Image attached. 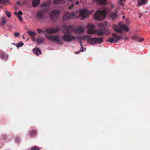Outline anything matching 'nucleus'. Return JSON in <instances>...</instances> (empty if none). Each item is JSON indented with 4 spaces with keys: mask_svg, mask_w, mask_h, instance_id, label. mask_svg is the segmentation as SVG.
<instances>
[{
    "mask_svg": "<svg viewBox=\"0 0 150 150\" xmlns=\"http://www.w3.org/2000/svg\"><path fill=\"white\" fill-rule=\"evenodd\" d=\"M64 28L62 30V32L64 35L62 37L61 39L65 42H70L74 40L76 38L75 36L71 35V32L73 31V28L71 25L66 26H64Z\"/></svg>",
    "mask_w": 150,
    "mask_h": 150,
    "instance_id": "1",
    "label": "nucleus"
},
{
    "mask_svg": "<svg viewBox=\"0 0 150 150\" xmlns=\"http://www.w3.org/2000/svg\"><path fill=\"white\" fill-rule=\"evenodd\" d=\"M98 25L100 28H102L101 30H94V26L92 24H89L87 25V33L90 34H93L95 33L96 35H103V24L102 23H99L98 24Z\"/></svg>",
    "mask_w": 150,
    "mask_h": 150,
    "instance_id": "2",
    "label": "nucleus"
},
{
    "mask_svg": "<svg viewBox=\"0 0 150 150\" xmlns=\"http://www.w3.org/2000/svg\"><path fill=\"white\" fill-rule=\"evenodd\" d=\"M88 42L91 44H100L103 42L102 38H91L90 36L88 35L86 36Z\"/></svg>",
    "mask_w": 150,
    "mask_h": 150,
    "instance_id": "3",
    "label": "nucleus"
},
{
    "mask_svg": "<svg viewBox=\"0 0 150 150\" xmlns=\"http://www.w3.org/2000/svg\"><path fill=\"white\" fill-rule=\"evenodd\" d=\"M61 11L57 9L52 10L49 14L50 20L53 21H55L57 19Z\"/></svg>",
    "mask_w": 150,
    "mask_h": 150,
    "instance_id": "4",
    "label": "nucleus"
},
{
    "mask_svg": "<svg viewBox=\"0 0 150 150\" xmlns=\"http://www.w3.org/2000/svg\"><path fill=\"white\" fill-rule=\"evenodd\" d=\"M49 40L57 42L59 44H62L63 42L60 40L59 36L58 35L52 36L48 35H45Z\"/></svg>",
    "mask_w": 150,
    "mask_h": 150,
    "instance_id": "5",
    "label": "nucleus"
},
{
    "mask_svg": "<svg viewBox=\"0 0 150 150\" xmlns=\"http://www.w3.org/2000/svg\"><path fill=\"white\" fill-rule=\"evenodd\" d=\"M122 36H118L117 35L112 33L111 37H110L107 41L111 43L117 42L122 38Z\"/></svg>",
    "mask_w": 150,
    "mask_h": 150,
    "instance_id": "6",
    "label": "nucleus"
},
{
    "mask_svg": "<svg viewBox=\"0 0 150 150\" xmlns=\"http://www.w3.org/2000/svg\"><path fill=\"white\" fill-rule=\"evenodd\" d=\"M77 17V16L74 13L71 14L68 13H66L63 16L62 20L64 21H68L69 19H74Z\"/></svg>",
    "mask_w": 150,
    "mask_h": 150,
    "instance_id": "7",
    "label": "nucleus"
},
{
    "mask_svg": "<svg viewBox=\"0 0 150 150\" xmlns=\"http://www.w3.org/2000/svg\"><path fill=\"white\" fill-rule=\"evenodd\" d=\"M94 18L98 21H101L103 19V10H97L94 15Z\"/></svg>",
    "mask_w": 150,
    "mask_h": 150,
    "instance_id": "8",
    "label": "nucleus"
},
{
    "mask_svg": "<svg viewBox=\"0 0 150 150\" xmlns=\"http://www.w3.org/2000/svg\"><path fill=\"white\" fill-rule=\"evenodd\" d=\"M88 16V11L86 9H82L80 11L79 18L81 20H83L87 17Z\"/></svg>",
    "mask_w": 150,
    "mask_h": 150,
    "instance_id": "9",
    "label": "nucleus"
},
{
    "mask_svg": "<svg viewBox=\"0 0 150 150\" xmlns=\"http://www.w3.org/2000/svg\"><path fill=\"white\" fill-rule=\"evenodd\" d=\"M60 29V28L59 27L54 28H49L46 29L45 32L48 33L54 34L59 32Z\"/></svg>",
    "mask_w": 150,
    "mask_h": 150,
    "instance_id": "10",
    "label": "nucleus"
},
{
    "mask_svg": "<svg viewBox=\"0 0 150 150\" xmlns=\"http://www.w3.org/2000/svg\"><path fill=\"white\" fill-rule=\"evenodd\" d=\"M132 38L133 40L139 42H142L144 40V38L140 37L137 35L132 36Z\"/></svg>",
    "mask_w": 150,
    "mask_h": 150,
    "instance_id": "11",
    "label": "nucleus"
},
{
    "mask_svg": "<svg viewBox=\"0 0 150 150\" xmlns=\"http://www.w3.org/2000/svg\"><path fill=\"white\" fill-rule=\"evenodd\" d=\"M36 16L37 18L40 19H43L45 18L43 12L41 11L37 12Z\"/></svg>",
    "mask_w": 150,
    "mask_h": 150,
    "instance_id": "12",
    "label": "nucleus"
},
{
    "mask_svg": "<svg viewBox=\"0 0 150 150\" xmlns=\"http://www.w3.org/2000/svg\"><path fill=\"white\" fill-rule=\"evenodd\" d=\"M118 15L117 12H112L111 13L110 17L112 20H114L117 18Z\"/></svg>",
    "mask_w": 150,
    "mask_h": 150,
    "instance_id": "13",
    "label": "nucleus"
},
{
    "mask_svg": "<svg viewBox=\"0 0 150 150\" xmlns=\"http://www.w3.org/2000/svg\"><path fill=\"white\" fill-rule=\"evenodd\" d=\"M29 133L30 136L32 137L36 135L37 131L35 129H32L30 131Z\"/></svg>",
    "mask_w": 150,
    "mask_h": 150,
    "instance_id": "14",
    "label": "nucleus"
},
{
    "mask_svg": "<svg viewBox=\"0 0 150 150\" xmlns=\"http://www.w3.org/2000/svg\"><path fill=\"white\" fill-rule=\"evenodd\" d=\"M113 29L115 31L118 33H121L122 32L121 28L118 26L114 25L113 27Z\"/></svg>",
    "mask_w": 150,
    "mask_h": 150,
    "instance_id": "15",
    "label": "nucleus"
},
{
    "mask_svg": "<svg viewBox=\"0 0 150 150\" xmlns=\"http://www.w3.org/2000/svg\"><path fill=\"white\" fill-rule=\"evenodd\" d=\"M66 0H54V4H63L65 3Z\"/></svg>",
    "mask_w": 150,
    "mask_h": 150,
    "instance_id": "16",
    "label": "nucleus"
},
{
    "mask_svg": "<svg viewBox=\"0 0 150 150\" xmlns=\"http://www.w3.org/2000/svg\"><path fill=\"white\" fill-rule=\"evenodd\" d=\"M1 58L4 60H6L8 57V55L4 52L1 53L0 54Z\"/></svg>",
    "mask_w": 150,
    "mask_h": 150,
    "instance_id": "17",
    "label": "nucleus"
},
{
    "mask_svg": "<svg viewBox=\"0 0 150 150\" xmlns=\"http://www.w3.org/2000/svg\"><path fill=\"white\" fill-rule=\"evenodd\" d=\"M33 52L37 55H39L41 53V50L38 48L34 49L33 50Z\"/></svg>",
    "mask_w": 150,
    "mask_h": 150,
    "instance_id": "18",
    "label": "nucleus"
},
{
    "mask_svg": "<svg viewBox=\"0 0 150 150\" xmlns=\"http://www.w3.org/2000/svg\"><path fill=\"white\" fill-rule=\"evenodd\" d=\"M40 0H33L32 5L33 6L37 7L39 4Z\"/></svg>",
    "mask_w": 150,
    "mask_h": 150,
    "instance_id": "19",
    "label": "nucleus"
},
{
    "mask_svg": "<svg viewBox=\"0 0 150 150\" xmlns=\"http://www.w3.org/2000/svg\"><path fill=\"white\" fill-rule=\"evenodd\" d=\"M84 31V28L82 26L78 28L76 30V32L77 33H82Z\"/></svg>",
    "mask_w": 150,
    "mask_h": 150,
    "instance_id": "20",
    "label": "nucleus"
},
{
    "mask_svg": "<svg viewBox=\"0 0 150 150\" xmlns=\"http://www.w3.org/2000/svg\"><path fill=\"white\" fill-rule=\"evenodd\" d=\"M138 5L140 6L141 4H145L147 2V0H138Z\"/></svg>",
    "mask_w": 150,
    "mask_h": 150,
    "instance_id": "21",
    "label": "nucleus"
},
{
    "mask_svg": "<svg viewBox=\"0 0 150 150\" xmlns=\"http://www.w3.org/2000/svg\"><path fill=\"white\" fill-rule=\"evenodd\" d=\"M6 20L5 18L4 17H2L1 22V25L2 26L4 25L6 23Z\"/></svg>",
    "mask_w": 150,
    "mask_h": 150,
    "instance_id": "22",
    "label": "nucleus"
},
{
    "mask_svg": "<svg viewBox=\"0 0 150 150\" xmlns=\"http://www.w3.org/2000/svg\"><path fill=\"white\" fill-rule=\"evenodd\" d=\"M120 27L121 28L126 32L128 31L129 30V29L128 27L125 25H122L120 26Z\"/></svg>",
    "mask_w": 150,
    "mask_h": 150,
    "instance_id": "23",
    "label": "nucleus"
},
{
    "mask_svg": "<svg viewBox=\"0 0 150 150\" xmlns=\"http://www.w3.org/2000/svg\"><path fill=\"white\" fill-rule=\"evenodd\" d=\"M50 5V3L49 2H47L43 3L40 5L41 7H47L49 6Z\"/></svg>",
    "mask_w": 150,
    "mask_h": 150,
    "instance_id": "24",
    "label": "nucleus"
},
{
    "mask_svg": "<svg viewBox=\"0 0 150 150\" xmlns=\"http://www.w3.org/2000/svg\"><path fill=\"white\" fill-rule=\"evenodd\" d=\"M93 1L99 4H103V0H93Z\"/></svg>",
    "mask_w": 150,
    "mask_h": 150,
    "instance_id": "25",
    "label": "nucleus"
},
{
    "mask_svg": "<svg viewBox=\"0 0 150 150\" xmlns=\"http://www.w3.org/2000/svg\"><path fill=\"white\" fill-rule=\"evenodd\" d=\"M104 27H110V23H108L106 21H104Z\"/></svg>",
    "mask_w": 150,
    "mask_h": 150,
    "instance_id": "26",
    "label": "nucleus"
},
{
    "mask_svg": "<svg viewBox=\"0 0 150 150\" xmlns=\"http://www.w3.org/2000/svg\"><path fill=\"white\" fill-rule=\"evenodd\" d=\"M37 42L39 44L42 43L44 41L42 38H38L36 39Z\"/></svg>",
    "mask_w": 150,
    "mask_h": 150,
    "instance_id": "27",
    "label": "nucleus"
},
{
    "mask_svg": "<svg viewBox=\"0 0 150 150\" xmlns=\"http://www.w3.org/2000/svg\"><path fill=\"white\" fill-rule=\"evenodd\" d=\"M28 33L29 36L32 37L34 36V35L36 34L35 32H33L30 31H28Z\"/></svg>",
    "mask_w": 150,
    "mask_h": 150,
    "instance_id": "28",
    "label": "nucleus"
},
{
    "mask_svg": "<svg viewBox=\"0 0 150 150\" xmlns=\"http://www.w3.org/2000/svg\"><path fill=\"white\" fill-rule=\"evenodd\" d=\"M110 33L108 29L105 30L104 29V35H108Z\"/></svg>",
    "mask_w": 150,
    "mask_h": 150,
    "instance_id": "29",
    "label": "nucleus"
},
{
    "mask_svg": "<svg viewBox=\"0 0 150 150\" xmlns=\"http://www.w3.org/2000/svg\"><path fill=\"white\" fill-rule=\"evenodd\" d=\"M80 43L81 46V49L80 50V52H84V51H85L86 50V48H84L83 47L82 42H81V41H80Z\"/></svg>",
    "mask_w": 150,
    "mask_h": 150,
    "instance_id": "30",
    "label": "nucleus"
},
{
    "mask_svg": "<svg viewBox=\"0 0 150 150\" xmlns=\"http://www.w3.org/2000/svg\"><path fill=\"white\" fill-rule=\"evenodd\" d=\"M23 45V43L22 42H21L19 44H17L16 46L18 47H20Z\"/></svg>",
    "mask_w": 150,
    "mask_h": 150,
    "instance_id": "31",
    "label": "nucleus"
},
{
    "mask_svg": "<svg viewBox=\"0 0 150 150\" xmlns=\"http://www.w3.org/2000/svg\"><path fill=\"white\" fill-rule=\"evenodd\" d=\"M107 11L105 9V8L104 7V20L105 19L107 16Z\"/></svg>",
    "mask_w": 150,
    "mask_h": 150,
    "instance_id": "32",
    "label": "nucleus"
},
{
    "mask_svg": "<svg viewBox=\"0 0 150 150\" xmlns=\"http://www.w3.org/2000/svg\"><path fill=\"white\" fill-rule=\"evenodd\" d=\"M5 13L6 14L7 16L8 17H10L11 16V13L10 12L7 11H5Z\"/></svg>",
    "mask_w": 150,
    "mask_h": 150,
    "instance_id": "33",
    "label": "nucleus"
},
{
    "mask_svg": "<svg viewBox=\"0 0 150 150\" xmlns=\"http://www.w3.org/2000/svg\"><path fill=\"white\" fill-rule=\"evenodd\" d=\"M15 14L16 15H18V16L21 15L22 16L23 14V13L22 11H19L18 12V13H17L16 12L15 13Z\"/></svg>",
    "mask_w": 150,
    "mask_h": 150,
    "instance_id": "34",
    "label": "nucleus"
},
{
    "mask_svg": "<svg viewBox=\"0 0 150 150\" xmlns=\"http://www.w3.org/2000/svg\"><path fill=\"white\" fill-rule=\"evenodd\" d=\"M125 0H120V1L118 2V3L121 6H124V4L122 3V1H125Z\"/></svg>",
    "mask_w": 150,
    "mask_h": 150,
    "instance_id": "35",
    "label": "nucleus"
},
{
    "mask_svg": "<svg viewBox=\"0 0 150 150\" xmlns=\"http://www.w3.org/2000/svg\"><path fill=\"white\" fill-rule=\"evenodd\" d=\"M125 23L127 25H129L130 24L129 20L128 18H127L125 20Z\"/></svg>",
    "mask_w": 150,
    "mask_h": 150,
    "instance_id": "36",
    "label": "nucleus"
},
{
    "mask_svg": "<svg viewBox=\"0 0 150 150\" xmlns=\"http://www.w3.org/2000/svg\"><path fill=\"white\" fill-rule=\"evenodd\" d=\"M49 10V8H46L45 9H43L41 11H42L44 12H47Z\"/></svg>",
    "mask_w": 150,
    "mask_h": 150,
    "instance_id": "37",
    "label": "nucleus"
},
{
    "mask_svg": "<svg viewBox=\"0 0 150 150\" xmlns=\"http://www.w3.org/2000/svg\"><path fill=\"white\" fill-rule=\"evenodd\" d=\"M37 31H38V32L39 33H44L45 32V31H44L42 30L41 29H39V28H38L37 29Z\"/></svg>",
    "mask_w": 150,
    "mask_h": 150,
    "instance_id": "38",
    "label": "nucleus"
},
{
    "mask_svg": "<svg viewBox=\"0 0 150 150\" xmlns=\"http://www.w3.org/2000/svg\"><path fill=\"white\" fill-rule=\"evenodd\" d=\"M110 4V3L107 1L106 0H104V5Z\"/></svg>",
    "mask_w": 150,
    "mask_h": 150,
    "instance_id": "39",
    "label": "nucleus"
},
{
    "mask_svg": "<svg viewBox=\"0 0 150 150\" xmlns=\"http://www.w3.org/2000/svg\"><path fill=\"white\" fill-rule=\"evenodd\" d=\"M14 35L15 36L18 37L19 36V33H14Z\"/></svg>",
    "mask_w": 150,
    "mask_h": 150,
    "instance_id": "40",
    "label": "nucleus"
},
{
    "mask_svg": "<svg viewBox=\"0 0 150 150\" xmlns=\"http://www.w3.org/2000/svg\"><path fill=\"white\" fill-rule=\"evenodd\" d=\"M31 150H40L38 147H33L32 149Z\"/></svg>",
    "mask_w": 150,
    "mask_h": 150,
    "instance_id": "41",
    "label": "nucleus"
},
{
    "mask_svg": "<svg viewBox=\"0 0 150 150\" xmlns=\"http://www.w3.org/2000/svg\"><path fill=\"white\" fill-rule=\"evenodd\" d=\"M18 17L19 20L21 22L23 21V19L21 17V16H18Z\"/></svg>",
    "mask_w": 150,
    "mask_h": 150,
    "instance_id": "42",
    "label": "nucleus"
},
{
    "mask_svg": "<svg viewBox=\"0 0 150 150\" xmlns=\"http://www.w3.org/2000/svg\"><path fill=\"white\" fill-rule=\"evenodd\" d=\"M8 1V0H6L5 1H4L2 0H0V3H3L4 2H6Z\"/></svg>",
    "mask_w": 150,
    "mask_h": 150,
    "instance_id": "43",
    "label": "nucleus"
},
{
    "mask_svg": "<svg viewBox=\"0 0 150 150\" xmlns=\"http://www.w3.org/2000/svg\"><path fill=\"white\" fill-rule=\"evenodd\" d=\"M32 40L33 42L35 41V37L34 36H32Z\"/></svg>",
    "mask_w": 150,
    "mask_h": 150,
    "instance_id": "44",
    "label": "nucleus"
},
{
    "mask_svg": "<svg viewBox=\"0 0 150 150\" xmlns=\"http://www.w3.org/2000/svg\"><path fill=\"white\" fill-rule=\"evenodd\" d=\"M129 38L127 37H125L124 38V39L125 40H127Z\"/></svg>",
    "mask_w": 150,
    "mask_h": 150,
    "instance_id": "45",
    "label": "nucleus"
},
{
    "mask_svg": "<svg viewBox=\"0 0 150 150\" xmlns=\"http://www.w3.org/2000/svg\"><path fill=\"white\" fill-rule=\"evenodd\" d=\"M2 137H3V139H4L6 137L4 135H2Z\"/></svg>",
    "mask_w": 150,
    "mask_h": 150,
    "instance_id": "46",
    "label": "nucleus"
},
{
    "mask_svg": "<svg viewBox=\"0 0 150 150\" xmlns=\"http://www.w3.org/2000/svg\"><path fill=\"white\" fill-rule=\"evenodd\" d=\"M80 51H77V52H75V53L76 54H79L80 53Z\"/></svg>",
    "mask_w": 150,
    "mask_h": 150,
    "instance_id": "47",
    "label": "nucleus"
},
{
    "mask_svg": "<svg viewBox=\"0 0 150 150\" xmlns=\"http://www.w3.org/2000/svg\"><path fill=\"white\" fill-rule=\"evenodd\" d=\"M79 2L78 1L76 2L75 4H76V5H77L79 4Z\"/></svg>",
    "mask_w": 150,
    "mask_h": 150,
    "instance_id": "48",
    "label": "nucleus"
},
{
    "mask_svg": "<svg viewBox=\"0 0 150 150\" xmlns=\"http://www.w3.org/2000/svg\"><path fill=\"white\" fill-rule=\"evenodd\" d=\"M74 6V4H72L71 5V7H73Z\"/></svg>",
    "mask_w": 150,
    "mask_h": 150,
    "instance_id": "49",
    "label": "nucleus"
},
{
    "mask_svg": "<svg viewBox=\"0 0 150 150\" xmlns=\"http://www.w3.org/2000/svg\"><path fill=\"white\" fill-rule=\"evenodd\" d=\"M71 8L72 7L70 6H69V9H71Z\"/></svg>",
    "mask_w": 150,
    "mask_h": 150,
    "instance_id": "50",
    "label": "nucleus"
},
{
    "mask_svg": "<svg viewBox=\"0 0 150 150\" xmlns=\"http://www.w3.org/2000/svg\"><path fill=\"white\" fill-rule=\"evenodd\" d=\"M16 3L18 4H20V3L19 2V1H17V2H16Z\"/></svg>",
    "mask_w": 150,
    "mask_h": 150,
    "instance_id": "51",
    "label": "nucleus"
},
{
    "mask_svg": "<svg viewBox=\"0 0 150 150\" xmlns=\"http://www.w3.org/2000/svg\"><path fill=\"white\" fill-rule=\"evenodd\" d=\"M111 6H112V8H113L114 6V5H112Z\"/></svg>",
    "mask_w": 150,
    "mask_h": 150,
    "instance_id": "52",
    "label": "nucleus"
},
{
    "mask_svg": "<svg viewBox=\"0 0 150 150\" xmlns=\"http://www.w3.org/2000/svg\"><path fill=\"white\" fill-rule=\"evenodd\" d=\"M88 12L90 13H91V11H89Z\"/></svg>",
    "mask_w": 150,
    "mask_h": 150,
    "instance_id": "53",
    "label": "nucleus"
},
{
    "mask_svg": "<svg viewBox=\"0 0 150 150\" xmlns=\"http://www.w3.org/2000/svg\"><path fill=\"white\" fill-rule=\"evenodd\" d=\"M125 16H123L122 17V18H125Z\"/></svg>",
    "mask_w": 150,
    "mask_h": 150,
    "instance_id": "54",
    "label": "nucleus"
},
{
    "mask_svg": "<svg viewBox=\"0 0 150 150\" xmlns=\"http://www.w3.org/2000/svg\"><path fill=\"white\" fill-rule=\"evenodd\" d=\"M93 11H93V10H92V12H93Z\"/></svg>",
    "mask_w": 150,
    "mask_h": 150,
    "instance_id": "55",
    "label": "nucleus"
},
{
    "mask_svg": "<svg viewBox=\"0 0 150 150\" xmlns=\"http://www.w3.org/2000/svg\"><path fill=\"white\" fill-rule=\"evenodd\" d=\"M23 38H24V37H23Z\"/></svg>",
    "mask_w": 150,
    "mask_h": 150,
    "instance_id": "56",
    "label": "nucleus"
}]
</instances>
